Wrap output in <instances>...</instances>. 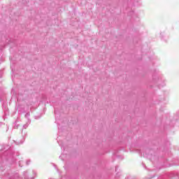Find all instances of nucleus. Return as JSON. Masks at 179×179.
<instances>
[{
  "label": "nucleus",
  "mask_w": 179,
  "mask_h": 179,
  "mask_svg": "<svg viewBox=\"0 0 179 179\" xmlns=\"http://www.w3.org/2000/svg\"><path fill=\"white\" fill-rule=\"evenodd\" d=\"M23 176L24 177V179H34V176H28L27 171H24Z\"/></svg>",
  "instance_id": "obj_1"
},
{
  "label": "nucleus",
  "mask_w": 179,
  "mask_h": 179,
  "mask_svg": "<svg viewBox=\"0 0 179 179\" xmlns=\"http://www.w3.org/2000/svg\"><path fill=\"white\" fill-rule=\"evenodd\" d=\"M19 127H20V122L19 121V120H17L14 122L13 127H14L15 129H17V128H19Z\"/></svg>",
  "instance_id": "obj_2"
},
{
  "label": "nucleus",
  "mask_w": 179,
  "mask_h": 179,
  "mask_svg": "<svg viewBox=\"0 0 179 179\" xmlns=\"http://www.w3.org/2000/svg\"><path fill=\"white\" fill-rule=\"evenodd\" d=\"M29 127V123H27L23 125V128L24 129H27V128Z\"/></svg>",
  "instance_id": "obj_3"
},
{
  "label": "nucleus",
  "mask_w": 179,
  "mask_h": 179,
  "mask_svg": "<svg viewBox=\"0 0 179 179\" xmlns=\"http://www.w3.org/2000/svg\"><path fill=\"white\" fill-rule=\"evenodd\" d=\"M19 166H20V167H23V161L19 162Z\"/></svg>",
  "instance_id": "obj_4"
},
{
  "label": "nucleus",
  "mask_w": 179,
  "mask_h": 179,
  "mask_svg": "<svg viewBox=\"0 0 179 179\" xmlns=\"http://www.w3.org/2000/svg\"><path fill=\"white\" fill-rule=\"evenodd\" d=\"M23 142H24V140L21 141L20 142H17L16 145H22V143H23Z\"/></svg>",
  "instance_id": "obj_5"
},
{
  "label": "nucleus",
  "mask_w": 179,
  "mask_h": 179,
  "mask_svg": "<svg viewBox=\"0 0 179 179\" xmlns=\"http://www.w3.org/2000/svg\"><path fill=\"white\" fill-rule=\"evenodd\" d=\"M30 162H31L30 159L27 160L26 162L27 166H29L30 164Z\"/></svg>",
  "instance_id": "obj_6"
},
{
  "label": "nucleus",
  "mask_w": 179,
  "mask_h": 179,
  "mask_svg": "<svg viewBox=\"0 0 179 179\" xmlns=\"http://www.w3.org/2000/svg\"><path fill=\"white\" fill-rule=\"evenodd\" d=\"M33 174L34 176H36V172H34V171H33Z\"/></svg>",
  "instance_id": "obj_7"
},
{
  "label": "nucleus",
  "mask_w": 179,
  "mask_h": 179,
  "mask_svg": "<svg viewBox=\"0 0 179 179\" xmlns=\"http://www.w3.org/2000/svg\"><path fill=\"white\" fill-rule=\"evenodd\" d=\"M118 166H115V171H117V169Z\"/></svg>",
  "instance_id": "obj_8"
},
{
  "label": "nucleus",
  "mask_w": 179,
  "mask_h": 179,
  "mask_svg": "<svg viewBox=\"0 0 179 179\" xmlns=\"http://www.w3.org/2000/svg\"><path fill=\"white\" fill-rule=\"evenodd\" d=\"M55 114H57V110H55Z\"/></svg>",
  "instance_id": "obj_9"
},
{
  "label": "nucleus",
  "mask_w": 179,
  "mask_h": 179,
  "mask_svg": "<svg viewBox=\"0 0 179 179\" xmlns=\"http://www.w3.org/2000/svg\"><path fill=\"white\" fill-rule=\"evenodd\" d=\"M178 179H179V177H178Z\"/></svg>",
  "instance_id": "obj_10"
}]
</instances>
